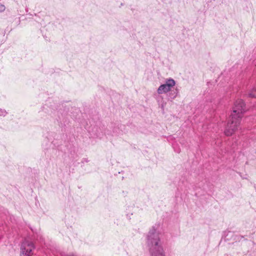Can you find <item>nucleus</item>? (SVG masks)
I'll return each instance as SVG.
<instances>
[{
    "instance_id": "nucleus-7",
    "label": "nucleus",
    "mask_w": 256,
    "mask_h": 256,
    "mask_svg": "<svg viewBox=\"0 0 256 256\" xmlns=\"http://www.w3.org/2000/svg\"><path fill=\"white\" fill-rule=\"evenodd\" d=\"M176 84L175 80L172 78L166 80L164 84H161L158 88L157 92L158 94H165L170 90Z\"/></svg>"
},
{
    "instance_id": "nucleus-12",
    "label": "nucleus",
    "mask_w": 256,
    "mask_h": 256,
    "mask_svg": "<svg viewBox=\"0 0 256 256\" xmlns=\"http://www.w3.org/2000/svg\"><path fill=\"white\" fill-rule=\"evenodd\" d=\"M66 146V148L68 150L70 151V154H72V152H74V150H72V149H74V148H73V146L72 145H70V146L67 145V146Z\"/></svg>"
},
{
    "instance_id": "nucleus-13",
    "label": "nucleus",
    "mask_w": 256,
    "mask_h": 256,
    "mask_svg": "<svg viewBox=\"0 0 256 256\" xmlns=\"http://www.w3.org/2000/svg\"><path fill=\"white\" fill-rule=\"evenodd\" d=\"M243 238H244V236H236L234 240L240 241Z\"/></svg>"
},
{
    "instance_id": "nucleus-11",
    "label": "nucleus",
    "mask_w": 256,
    "mask_h": 256,
    "mask_svg": "<svg viewBox=\"0 0 256 256\" xmlns=\"http://www.w3.org/2000/svg\"><path fill=\"white\" fill-rule=\"evenodd\" d=\"M8 114V112L4 109L0 108V116H5Z\"/></svg>"
},
{
    "instance_id": "nucleus-16",
    "label": "nucleus",
    "mask_w": 256,
    "mask_h": 256,
    "mask_svg": "<svg viewBox=\"0 0 256 256\" xmlns=\"http://www.w3.org/2000/svg\"><path fill=\"white\" fill-rule=\"evenodd\" d=\"M68 256H76L73 254H69L68 255Z\"/></svg>"
},
{
    "instance_id": "nucleus-1",
    "label": "nucleus",
    "mask_w": 256,
    "mask_h": 256,
    "mask_svg": "<svg viewBox=\"0 0 256 256\" xmlns=\"http://www.w3.org/2000/svg\"><path fill=\"white\" fill-rule=\"evenodd\" d=\"M247 110L246 104L242 100L238 99L234 102L232 111L224 128V133L226 136H231L238 130L242 118Z\"/></svg>"
},
{
    "instance_id": "nucleus-6",
    "label": "nucleus",
    "mask_w": 256,
    "mask_h": 256,
    "mask_svg": "<svg viewBox=\"0 0 256 256\" xmlns=\"http://www.w3.org/2000/svg\"><path fill=\"white\" fill-rule=\"evenodd\" d=\"M60 136L54 132H50L48 134V136H47V138L49 141L51 142V144L53 145V149L54 148H56L58 150H62V148H60V146L62 144V140L60 138Z\"/></svg>"
},
{
    "instance_id": "nucleus-4",
    "label": "nucleus",
    "mask_w": 256,
    "mask_h": 256,
    "mask_svg": "<svg viewBox=\"0 0 256 256\" xmlns=\"http://www.w3.org/2000/svg\"><path fill=\"white\" fill-rule=\"evenodd\" d=\"M85 128L88 130L89 132H92L96 138H101L104 134L108 135L110 134L108 132V130L106 129L105 126L100 121L96 122L95 125L92 130L88 126V124L86 125Z\"/></svg>"
},
{
    "instance_id": "nucleus-2",
    "label": "nucleus",
    "mask_w": 256,
    "mask_h": 256,
    "mask_svg": "<svg viewBox=\"0 0 256 256\" xmlns=\"http://www.w3.org/2000/svg\"><path fill=\"white\" fill-rule=\"evenodd\" d=\"M58 107V108H56L54 106L55 110L52 105L46 103L42 108V110L39 112V113L40 115H42L43 113L52 116L54 115L56 120L59 126L61 128L62 130L66 132V129L70 126L72 118L68 113V108L60 104Z\"/></svg>"
},
{
    "instance_id": "nucleus-14",
    "label": "nucleus",
    "mask_w": 256,
    "mask_h": 256,
    "mask_svg": "<svg viewBox=\"0 0 256 256\" xmlns=\"http://www.w3.org/2000/svg\"><path fill=\"white\" fill-rule=\"evenodd\" d=\"M5 9H6L5 6L4 4L0 3V12H4L5 10Z\"/></svg>"
},
{
    "instance_id": "nucleus-9",
    "label": "nucleus",
    "mask_w": 256,
    "mask_h": 256,
    "mask_svg": "<svg viewBox=\"0 0 256 256\" xmlns=\"http://www.w3.org/2000/svg\"><path fill=\"white\" fill-rule=\"evenodd\" d=\"M168 92H169V93L168 94V100H172L176 97L178 92V90L177 88H176V89L172 90V89H171Z\"/></svg>"
},
{
    "instance_id": "nucleus-17",
    "label": "nucleus",
    "mask_w": 256,
    "mask_h": 256,
    "mask_svg": "<svg viewBox=\"0 0 256 256\" xmlns=\"http://www.w3.org/2000/svg\"><path fill=\"white\" fill-rule=\"evenodd\" d=\"M226 256H228V254L226 255Z\"/></svg>"
},
{
    "instance_id": "nucleus-3",
    "label": "nucleus",
    "mask_w": 256,
    "mask_h": 256,
    "mask_svg": "<svg viewBox=\"0 0 256 256\" xmlns=\"http://www.w3.org/2000/svg\"><path fill=\"white\" fill-rule=\"evenodd\" d=\"M160 224H155L146 236V244L151 256H166L159 236Z\"/></svg>"
},
{
    "instance_id": "nucleus-10",
    "label": "nucleus",
    "mask_w": 256,
    "mask_h": 256,
    "mask_svg": "<svg viewBox=\"0 0 256 256\" xmlns=\"http://www.w3.org/2000/svg\"><path fill=\"white\" fill-rule=\"evenodd\" d=\"M247 95L248 97L256 98V88H254Z\"/></svg>"
},
{
    "instance_id": "nucleus-8",
    "label": "nucleus",
    "mask_w": 256,
    "mask_h": 256,
    "mask_svg": "<svg viewBox=\"0 0 256 256\" xmlns=\"http://www.w3.org/2000/svg\"><path fill=\"white\" fill-rule=\"evenodd\" d=\"M110 128H112V132L108 130L109 135L112 136H118L125 132L126 126L120 123L117 122L111 124Z\"/></svg>"
},
{
    "instance_id": "nucleus-5",
    "label": "nucleus",
    "mask_w": 256,
    "mask_h": 256,
    "mask_svg": "<svg viewBox=\"0 0 256 256\" xmlns=\"http://www.w3.org/2000/svg\"><path fill=\"white\" fill-rule=\"evenodd\" d=\"M35 248L34 242L28 240H24L20 246V256H32V252Z\"/></svg>"
},
{
    "instance_id": "nucleus-15",
    "label": "nucleus",
    "mask_w": 256,
    "mask_h": 256,
    "mask_svg": "<svg viewBox=\"0 0 256 256\" xmlns=\"http://www.w3.org/2000/svg\"><path fill=\"white\" fill-rule=\"evenodd\" d=\"M88 162L89 160L87 158H83L81 161V162L84 164V162Z\"/></svg>"
}]
</instances>
